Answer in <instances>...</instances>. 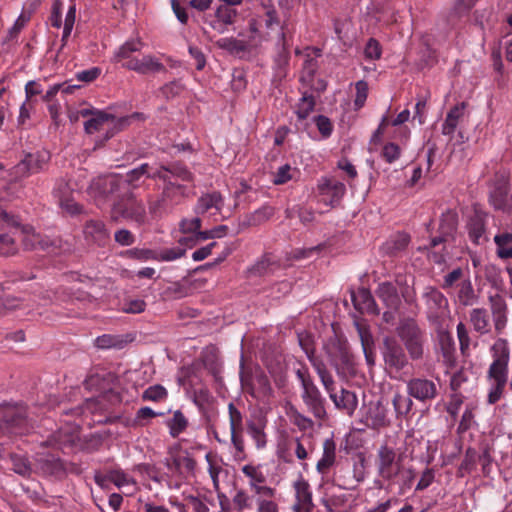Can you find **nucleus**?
Wrapping results in <instances>:
<instances>
[{"mask_svg": "<svg viewBox=\"0 0 512 512\" xmlns=\"http://www.w3.org/2000/svg\"><path fill=\"white\" fill-rule=\"evenodd\" d=\"M155 172L156 166H151L148 163H143L128 171L125 176H122L124 192L129 191L128 187L137 188L143 182L144 177L158 179V177L152 176Z\"/></svg>", "mask_w": 512, "mask_h": 512, "instance_id": "obj_26", "label": "nucleus"}, {"mask_svg": "<svg viewBox=\"0 0 512 512\" xmlns=\"http://www.w3.org/2000/svg\"><path fill=\"white\" fill-rule=\"evenodd\" d=\"M228 417L231 443L236 450V456L243 459L245 457L244 416L232 402L228 404Z\"/></svg>", "mask_w": 512, "mask_h": 512, "instance_id": "obj_11", "label": "nucleus"}, {"mask_svg": "<svg viewBox=\"0 0 512 512\" xmlns=\"http://www.w3.org/2000/svg\"><path fill=\"white\" fill-rule=\"evenodd\" d=\"M122 255L139 261L155 260L157 258L156 251L144 248H132L123 252Z\"/></svg>", "mask_w": 512, "mask_h": 512, "instance_id": "obj_55", "label": "nucleus"}, {"mask_svg": "<svg viewBox=\"0 0 512 512\" xmlns=\"http://www.w3.org/2000/svg\"><path fill=\"white\" fill-rule=\"evenodd\" d=\"M401 155V149L399 145L389 142L384 145L381 156L384 158V160L387 163H393L395 162Z\"/></svg>", "mask_w": 512, "mask_h": 512, "instance_id": "obj_64", "label": "nucleus"}, {"mask_svg": "<svg viewBox=\"0 0 512 512\" xmlns=\"http://www.w3.org/2000/svg\"><path fill=\"white\" fill-rule=\"evenodd\" d=\"M315 105L316 101L314 96L308 91L303 92L295 110L297 116L295 128L297 131L306 130L308 126L306 119L314 111Z\"/></svg>", "mask_w": 512, "mask_h": 512, "instance_id": "obj_28", "label": "nucleus"}, {"mask_svg": "<svg viewBox=\"0 0 512 512\" xmlns=\"http://www.w3.org/2000/svg\"><path fill=\"white\" fill-rule=\"evenodd\" d=\"M410 118V111L408 109H405L401 111L396 118L393 120H390L388 114H385L381 122L378 126V128L375 130V132L372 135L371 141L375 144L379 143L381 141L382 135L384 134L386 128L391 125L394 127L402 126L405 122H407Z\"/></svg>", "mask_w": 512, "mask_h": 512, "instance_id": "obj_38", "label": "nucleus"}, {"mask_svg": "<svg viewBox=\"0 0 512 512\" xmlns=\"http://www.w3.org/2000/svg\"><path fill=\"white\" fill-rule=\"evenodd\" d=\"M510 187L508 180L497 179L489 194V203L495 210L506 211Z\"/></svg>", "mask_w": 512, "mask_h": 512, "instance_id": "obj_29", "label": "nucleus"}, {"mask_svg": "<svg viewBox=\"0 0 512 512\" xmlns=\"http://www.w3.org/2000/svg\"><path fill=\"white\" fill-rule=\"evenodd\" d=\"M464 109L465 103L462 102L460 104L455 105L449 110L442 124L443 135L452 137L458 126L459 120L462 118L464 114Z\"/></svg>", "mask_w": 512, "mask_h": 512, "instance_id": "obj_43", "label": "nucleus"}, {"mask_svg": "<svg viewBox=\"0 0 512 512\" xmlns=\"http://www.w3.org/2000/svg\"><path fill=\"white\" fill-rule=\"evenodd\" d=\"M406 388L410 397L423 403L434 400L438 395L436 383L423 376L409 379Z\"/></svg>", "mask_w": 512, "mask_h": 512, "instance_id": "obj_14", "label": "nucleus"}, {"mask_svg": "<svg viewBox=\"0 0 512 512\" xmlns=\"http://www.w3.org/2000/svg\"><path fill=\"white\" fill-rule=\"evenodd\" d=\"M356 96L354 99V106L356 110L361 109L368 97V83L364 80L357 81L355 84Z\"/></svg>", "mask_w": 512, "mask_h": 512, "instance_id": "obj_61", "label": "nucleus"}, {"mask_svg": "<svg viewBox=\"0 0 512 512\" xmlns=\"http://www.w3.org/2000/svg\"><path fill=\"white\" fill-rule=\"evenodd\" d=\"M405 455L387 444L381 445L375 454L374 466L377 476L386 484L385 489L405 495L414 483L416 474L404 463Z\"/></svg>", "mask_w": 512, "mask_h": 512, "instance_id": "obj_1", "label": "nucleus"}, {"mask_svg": "<svg viewBox=\"0 0 512 512\" xmlns=\"http://www.w3.org/2000/svg\"><path fill=\"white\" fill-rule=\"evenodd\" d=\"M477 460L480 462L482 466V472L484 476H488L491 472V465L493 462L492 448L488 444H485L482 447L481 454L478 455Z\"/></svg>", "mask_w": 512, "mask_h": 512, "instance_id": "obj_62", "label": "nucleus"}, {"mask_svg": "<svg viewBox=\"0 0 512 512\" xmlns=\"http://www.w3.org/2000/svg\"><path fill=\"white\" fill-rule=\"evenodd\" d=\"M0 222L3 226L11 227L12 230L9 233H0V255L11 256L17 253L18 245L16 239L18 235L16 233L17 226L20 225L18 218L6 210L0 208Z\"/></svg>", "mask_w": 512, "mask_h": 512, "instance_id": "obj_12", "label": "nucleus"}, {"mask_svg": "<svg viewBox=\"0 0 512 512\" xmlns=\"http://www.w3.org/2000/svg\"><path fill=\"white\" fill-rule=\"evenodd\" d=\"M241 471L247 478H249L250 490L255 495L272 493V487L264 485L266 477L258 466L247 464L241 468Z\"/></svg>", "mask_w": 512, "mask_h": 512, "instance_id": "obj_25", "label": "nucleus"}, {"mask_svg": "<svg viewBox=\"0 0 512 512\" xmlns=\"http://www.w3.org/2000/svg\"><path fill=\"white\" fill-rule=\"evenodd\" d=\"M16 233L18 238L22 239L25 249H40L49 253H56L55 243H49L48 240L42 239L40 234L35 233V231L30 227H22L19 229V226H17Z\"/></svg>", "mask_w": 512, "mask_h": 512, "instance_id": "obj_19", "label": "nucleus"}, {"mask_svg": "<svg viewBox=\"0 0 512 512\" xmlns=\"http://www.w3.org/2000/svg\"><path fill=\"white\" fill-rule=\"evenodd\" d=\"M457 298L459 303L463 306H473L476 304L478 297L475 294L473 285L469 279L463 280L459 284Z\"/></svg>", "mask_w": 512, "mask_h": 512, "instance_id": "obj_49", "label": "nucleus"}, {"mask_svg": "<svg viewBox=\"0 0 512 512\" xmlns=\"http://www.w3.org/2000/svg\"><path fill=\"white\" fill-rule=\"evenodd\" d=\"M247 433L252 438L258 450L263 449L267 445V434L265 429L267 427V419L264 416H259L255 419H250L246 422Z\"/></svg>", "mask_w": 512, "mask_h": 512, "instance_id": "obj_31", "label": "nucleus"}, {"mask_svg": "<svg viewBox=\"0 0 512 512\" xmlns=\"http://www.w3.org/2000/svg\"><path fill=\"white\" fill-rule=\"evenodd\" d=\"M124 341L120 336L104 334L95 339V345L100 349L122 348Z\"/></svg>", "mask_w": 512, "mask_h": 512, "instance_id": "obj_57", "label": "nucleus"}, {"mask_svg": "<svg viewBox=\"0 0 512 512\" xmlns=\"http://www.w3.org/2000/svg\"><path fill=\"white\" fill-rule=\"evenodd\" d=\"M119 217L134 221L139 225L146 221L145 206L134 197L131 191H125L124 195L113 204L112 218L118 220Z\"/></svg>", "mask_w": 512, "mask_h": 512, "instance_id": "obj_9", "label": "nucleus"}, {"mask_svg": "<svg viewBox=\"0 0 512 512\" xmlns=\"http://www.w3.org/2000/svg\"><path fill=\"white\" fill-rule=\"evenodd\" d=\"M122 176L108 175L94 179L90 185L91 193L101 197H108L111 195L119 196L120 193L124 194Z\"/></svg>", "mask_w": 512, "mask_h": 512, "instance_id": "obj_18", "label": "nucleus"}, {"mask_svg": "<svg viewBox=\"0 0 512 512\" xmlns=\"http://www.w3.org/2000/svg\"><path fill=\"white\" fill-rule=\"evenodd\" d=\"M336 461V444L333 439H325L323 442V454L316 464V470L322 474H327Z\"/></svg>", "mask_w": 512, "mask_h": 512, "instance_id": "obj_37", "label": "nucleus"}, {"mask_svg": "<svg viewBox=\"0 0 512 512\" xmlns=\"http://www.w3.org/2000/svg\"><path fill=\"white\" fill-rule=\"evenodd\" d=\"M79 440V434L76 428H60L58 431L48 437L47 440L41 442L43 449L52 447L54 450H61L64 453L72 450L73 446Z\"/></svg>", "mask_w": 512, "mask_h": 512, "instance_id": "obj_17", "label": "nucleus"}, {"mask_svg": "<svg viewBox=\"0 0 512 512\" xmlns=\"http://www.w3.org/2000/svg\"><path fill=\"white\" fill-rule=\"evenodd\" d=\"M224 205V198L218 191L203 194L197 200L194 211L198 215L205 214L211 209H215L220 212Z\"/></svg>", "mask_w": 512, "mask_h": 512, "instance_id": "obj_34", "label": "nucleus"}, {"mask_svg": "<svg viewBox=\"0 0 512 512\" xmlns=\"http://www.w3.org/2000/svg\"><path fill=\"white\" fill-rule=\"evenodd\" d=\"M106 479L118 488H127L126 495L131 496L137 490V482L122 469H111L106 474Z\"/></svg>", "mask_w": 512, "mask_h": 512, "instance_id": "obj_35", "label": "nucleus"}, {"mask_svg": "<svg viewBox=\"0 0 512 512\" xmlns=\"http://www.w3.org/2000/svg\"><path fill=\"white\" fill-rule=\"evenodd\" d=\"M331 364L340 377L347 378L356 375V361L346 342L335 341L327 347Z\"/></svg>", "mask_w": 512, "mask_h": 512, "instance_id": "obj_8", "label": "nucleus"}, {"mask_svg": "<svg viewBox=\"0 0 512 512\" xmlns=\"http://www.w3.org/2000/svg\"><path fill=\"white\" fill-rule=\"evenodd\" d=\"M496 256L501 260L512 259V228L498 231L493 238Z\"/></svg>", "mask_w": 512, "mask_h": 512, "instance_id": "obj_33", "label": "nucleus"}, {"mask_svg": "<svg viewBox=\"0 0 512 512\" xmlns=\"http://www.w3.org/2000/svg\"><path fill=\"white\" fill-rule=\"evenodd\" d=\"M216 46L233 55H241L250 49L247 41L239 40L234 37H224L216 41Z\"/></svg>", "mask_w": 512, "mask_h": 512, "instance_id": "obj_45", "label": "nucleus"}, {"mask_svg": "<svg viewBox=\"0 0 512 512\" xmlns=\"http://www.w3.org/2000/svg\"><path fill=\"white\" fill-rule=\"evenodd\" d=\"M458 224V214L453 210H447L440 219L439 230L443 235H452Z\"/></svg>", "mask_w": 512, "mask_h": 512, "instance_id": "obj_51", "label": "nucleus"}, {"mask_svg": "<svg viewBox=\"0 0 512 512\" xmlns=\"http://www.w3.org/2000/svg\"><path fill=\"white\" fill-rule=\"evenodd\" d=\"M166 425L169 428L170 436L177 438L186 431L189 426V420L180 410H176L173 412L172 417L166 421Z\"/></svg>", "mask_w": 512, "mask_h": 512, "instance_id": "obj_46", "label": "nucleus"}, {"mask_svg": "<svg viewBox=\"0 0 512 512\" xmlns=\"http://www.w3.org/2000/svg\"><path fill=\"white\" fill-rule=\"evenodd\" d=\"M490 309L494 323L495 332L500 335L507 325L508 306L505 299L496 294L489 297Z\"/></svg>", "mask_w": 512, "mask_h": 512, "instance_id": "obj_23", "label": "nucleus"}, {"mask_svg": "<svg viewBox=\"0 0 512 512\" xmlns=\"http://www.w3.org/2000/svg\"><path fill=\"white\" fill-rule=\"evenodd\" d=\"M167 390L161 385H153L148 387L142 394L145 401L160 402L167 398Z\"/></svg>", "mask_w": 512, "mask_h": 512, "instance_id": "obj_60", "label": "nucleus"}, {"mask_svg": "<svg viewBox=\"0 0 512 512\" xmlns=\"http://www.w3.org/2000/svg\"><path fill=\"white\" fill-rule=\"evenodd\" d=\"M408 394L404 395L396 392L392 399V405L397 419L406 417L413 407V401Z\"/></svg>", "mask_w": 512, "mask_h": 512, "instance_id": "obj_47", "label": "nucleus"}, {"mask_svg": "<svg viewBox=\"0 0 512 512\" xmlns=\"http://www.w3.org/2000/svg\"><path fill=\"white\" fill-rule=\"evenodd\" d=\"M12 469L21 476H29L34 470L31 463L23 455H11Z\"/></svg>", "mask_w": 512, "mask_h": 512, "instance_id": "obj_54", "label": "nucleus"}, {"mask_svg": "<svg viewBox=\"0 0 512 512\" xmlns=\"http://www.w3.org/2000/svg\"><path fill=\"white\" fill-rule=\"evenodd\" d=\"M79 114L88 119L84 123L85 132L93 134L99 131H106V137L110 138L114 135V132L110 133V130L115 128L122 129L129 125L133 121H142L145 119L143 113L134 112L131 115L116 119L112 114L97 110V109H81Z\"/></svg>", "mask_w": 512, "mask_h": 512, "instance_id": "obj_3", "label": "nucleus"}, {"mask_svg": "<svg viewBox=\"0 0 512 512\" xmlns=\"http://www.w3.org/2000/svg\"><path fill=\"white\" fill-rule=\"evenodd\" d=\"M318 61L316 58L310 57L309 55L305 58L302 66V72L300 76L301 82L312 85L314 76L318 70Z\"/></svg>", "mask_w": 512, "mask_h": 512, "instance_id": "obj_52", "label": "nucleus"}, {"mask_svg": "<svg viewBox=\"0 0 512 512\" xmlns=\"http://www.w3.org/2000/svg\"><path fill=\"white\" fill-rule=\"evenodd\" d=\"M33 469L44 476L62 477L65 474V468L59 455L44 451L37 452Z\"/></svg>", "mask_w": 512, "mask_h": 512, "instance_id": "obj_15", "label": "nucleus"}, {"mask_svg": "<svg viewBox=\"0 0 512 512\" xmlns=\"http://www.w3.org/2000/svg\"><path fill=\"white\" fill-rule=\"evenodd\" d=\"M165 466L171 474L168 486L178 489L183 482L195 476L197 463L188 452H185V454H171L166 459Z\"/></svg>", "mask_w": 512, "mask_h": 512, "instance_id": "obj_6", "label": "nucleus"}, {"mask_svg": "<svg viewBox=\"0 0 512 512\" xmlns=\"http://www.w3.org/2000/svg\"><path fill=\"white\" fill-rule=\"evenodd\" d=\"M396 333L412 361H420L424 358L428 335L415 319L409 317L401 319L396 327Z\"/></svg>", "mask_w": 512, "mask_h": 512, "instance_id": "obj_2", "label": "nucleus"}, {"mask_svg": "<svg viewBox=\"0 0 512 512\" xmlns=\"http://www.w3.org/2000/svg\"><path fill=\"white\" fill-rule=\"evenodd\" d=\"M335 407L351 416L357 408L358 399L354 392L342 388L329 396Z\"/></svg>", "mask_w": 512, "mask_h": 512, "instance_id": "obj_32", "label": "nucleus"}, {"mask_svg": "<svg viewBox=\"0 0 512 512\" xmlns=\"http://www.w3.org/2000/svg\"><path fill=\"white\" fill-rule=\"evenodd\" d=\"M162 413H157L150 407H141L135 415V418L132 420V427H142L145 426L147 421L155 418L157 416H161Z\"/></svg>", "mask_w": 512, "mask_h": 512, "instance_id": "obj_58", "label": "nucleus"}, {"mask_svg": "<svg viewBox=\"0 0 512 512\" xmlns=\"http://www.w3.org/2000/svg\"><path fill=\"white\" fill-rule=\"evenodd\" d=\"M143 47V43L139 39H131L122 44L115 52L114 60L116 62L128 63L130 60H136L133 54L139 52Z\"/></svg>", "mask_w": 512, "mask_h": 512, "instance_id": "obj_41", "label": "nucleus"}, {"mask_svg": "<svg viewBox=\"0 0 512 512\" xmlns=\"http://www.w3.org/2000/svg\"><path fill=\"white\" fill-rule=\"evenodd\" d=\"M317 191L326 205L334 207L340 203L345 195L346 186L333 176H325L318 180Z\"/></svg>", "mask_w": 512, "mask_h": 512, "instance_id": "obj_13", "label": "nucleus"}, {"mask_svg": "<svg viewBox=\"0 0 512 512\" xmlns=\"http://www.w3.org/2000/svg\"><path fill=\"white\" fill-rule=\"evenodd\" d=\"M153 177H158L161 181H172V177L177 178L183 182H193L194 175L188 168L181 163H171L168 165L156 166V172Z\"/></svg>", "mask_w": 512, "mask_h": 512, "instance_id": "obj_21", "label": "nucleus"}, {"mask_svg": "<svg viewBox=\"0 0 512 512\" xmlns=\"http://www.w3.org/2000/svg\"><path fill=\"white\" fill-rule=\"evenodd\" d=\"M83 233L85 239L90 244L97 245L99 247L106 246L109 240V232L106 229L104 222L101 220H89L85 223Z\"/></svg>", "mask_w": 512, "mask_h": 512, "instance_id": "obj_24", "label": "nucleus"}, {"mask_svg": "<svg viewBox=\"0 0 512 512\" xmlns=\"http://www.w3.org/2000/svg\"><path fill=\"white\" fill-rule=\"evenodd\" d=\"M123 67L143 75L166 71V67L152 55H143L142 58L137 57L136 60L123 63Z\"/></svg>", "mask_w": 512, "mask_h": 512, "instance_id": "obj_22", "label": "nucleus"}, {"mask_svg": "<svg viewBox=\"0 0 512 512\" xmlns=\"http://www.w3.org/2000/svg\"><path fill=\"white\" fill-rule=\"evenodd\" d=\"M160 195L148 199L149 212L153 217H160L177 205L185 194V186L173 181H163Z\"/></svg>", "mask_w": 512, "mask_h": 512, "instance_id": "obj_7", "label": "nucleus"}, {"mask_svg": "<svg viewBox=\"0 0 512 512\" xmlns=\"http://www.w3.org/2000/svg\"><path fill=\"white\" fill-rule=\"evenodd\" d=\"M351 301L354 308L360 313L377 314V306L371 292L361 287L356 291H351Z\"/></svg>", "mask_w": 512, "mask_h": 512, "instance_id": "obj_30", "label": "nucleus"}, {"mask_svg": "<svg viewBox=\"0 0 512 512\" xmlns=\"http://www.w3.org/2000/svg\"><path fill=\"white\" fill-rule=\"evenodd\" d=\"M278 267L276 261L271 254H266L252 268V272L256 275H266L273 273Z\"/></svg>", "mask_w": 512, "mask_h": 512, "instance_id": "obj_53", "label": "nucleus"}, {"mask_svg": "<svg viewBox=\"0 0 512 512\" xmlns=\"http://www.w3.org/2000/svg\"><path fill=\"white\" fill-rule=\"evenodd\" d=\"M294 173L295 169H293L289 164H284L273 173L272 182L275 185L286 184L288 181L293 179Z\"/></svg>", "mask_w": 512, "mask_h": 512, "instance_id": "obj_59", "label": "nucleus"}, {"mask_svg": "<svg viewBox=\"0 0 512 512\" xmlns=\"http://www.w3.org/2000/svg\"><path fill=\"white\" fill-rule=\"evenodd\" d=\"M50 160V153L46 150L27 154L24 159L16 166L18 173L23 176L35 174L44 169Z\"/></svg>", "mask_w": 512, "mask_h": 512, "instance_id": "obj_20", "label": "nucleus"}, {"mask_svg": "<svg viewBox=\"0 0 512 512\" xmlns=\"http://www.w3.org/2000/svg\"><path fill=\"white\" fill-rule=\"evenodd\" d=\"M470 322L473 329L483 335L491 330L490 317L485 308H474L469 313Z\"/></svg>", "mask_w": 512, "mask_h": 512, "instance_id": "obj_44", "label": "nucleus"}, {"mask_svg": "<svg viewBox=\"0 0 512 512\" xmlns=\"http://www.w3.org/2000/svg\"><path fill=\"white\" fill-rule=\"evenodd\" d=\"M410 243V236L407 233L399 232L391 236L381 247L384 254L397 256L403 252Z\"/></svg>", "mask_w": 512, "mask_h": 512, "instance_id": "obj_39", "label": "nucleus"}, {"mask_svg": "<svg viewBox=\"0 0 512 512\" xmlns=\"http://www.w3.org/2000/svg\"><path fill=\"white\" fill-rule=\"evenodd\" d=\"M423 297L428 309L434 314L441 313L448 306L447 298L437 288L431 286L426 287Z\"/></svg>", "mask_w": 512, "mask_h": 512, "instance_id": "obj_36", "label": "nucleus"}, {"mask_svg": "<svg viewBox=\"0 0 512 512\" xmlns=\"http://www.w3.org/2000/svg\"><path fill=\"white\" fill-rule=\"evenodd\" d=\"M381 355L385 371L391 378L397 379L400 373L409 366V355L402 344L394 337L386 336L383 339Z\"/></svg>", "mask_w": 512, "mask_h": 512, "instance_id": "obj_5", "label": "nucleus"}, {"mask_svg": "<svg viewBox=\"0 0 512 512\" xmlns=\"http://www.w3.org/2000/svg\"><path fill=\"white\" fill-rule=\"evenodd\" d=\"M488 219V212L484 211L478 205L473 207V211L468 216L465 225L468 238L473 244L480 246L489 241Z\"/></svg>", "mask_w": 512, "mask_h": 512, "instance_id": "obj_10", "label": "nucleus"}, {"mask_svg": "<svg viewBox=\"0 0 512 512\" xmlns=\"http://www.w3.org/2000/svg\"><path fill=\"white\" fill-rule=\"evenodd\" d=\"M355 327L361 342V346H374V338L369 326L362 322H355Z\"/></svg>", "mask_w": 512, "mask_h": 512, "instance_id": "obj_63", "label": "nucleus"}, {"mask_svg": "<svg viewBox=\"0 0 512 512\" xmlns=\"http://www.w3.org/2000/svg\"><path fill=\"white\" fill-rule=\"evenodd\" d=\"M205 459L208 463V472L213 482L215 490L219 489V474L222 471V467L217 463L216 455L208 452L205 455Z\"/></svg>", "mask_w": 512, "mask_h": 512, "instance_id": "obj_56", "label": "nucleus"}, {"mask_svg": "<svg viewBox=\"0 0 512 512\" xmlns=\"http://www.w3.org/2000/svg\"><path fill=\"white\" fill-rule=\"evenodd\" d=\"M377 296L389 309L392 310H396L401 303L396 287L388 282L379 285Z\"/></svg>", "mask_w": 512, "mask_h": 512, "instance_id": "obj_42", "label": "nucleus"}, {"mask_svg": "<svg viewBox=\"0 0 512 512\" xmlns=\"http://www.w3.org/2000/svg\"><path fill=\"white\" fill-rule=\"evenodd\" d=\"M296 491L295 512H319L312 500V492L308 482L301 480L294 485Z\"/></svg>", "mask_w": 512, "mask_h": 512, "instance_id": "obj_27", "label": "nucleus"}, {"mask_svg": "<svg viewBox=\"0 0 512 512\" xmlns=\"http://www.w3.org/2000/svg\"><path fill=\"white\" fill-rule=\"evenodd\" d=\"M237 16L238 11L235 8L220 4L213 14H207L204 17V23L223 34L228 30V26L236 22Z\"/></svg>", "mask_w": 512, "mask_h": 512, "instance_id": "obj_16", "label": "nucleus"}, {"mask_svg": "<svg viewBox=\"0 0 512 512\" xmlns=\"http://www.w3.org/2000/svg\"><path fill=\"white\" fill-rule=\"evenodd\" d=\"M276 490L272 488V493L256 495L257 512H279L278 504L274 498Z\"/></svg>", "mask_w": 512, "mask_h": 512, "instance_id": "obj_50", "label": "nucleus"}, {"mask_svg": "<svg viewBox=\"0 0 512 512\" xmlns=\"http://www.w3.org/2000/svg\"><path fill=\"white\" fill-rule=\"evenodd\" d=\"M297 379L301 383V398L307 408L317 420H324L327 416L325 408V398L315 385L307 367L299 368L295 371Z\"/></svg>", "mask_w": 512, "mask_h": 512, "instance_id": "obj_4", "label": "nucleus"}, {"mask_svg": "<svg viewBox=\"0 0 512 512\" xmlns=\"http://www.w3.org/2000/svg\"><path fill=\"white\" fill-rule=\"evenodd\" d=\"M312 366L317 372L324 389L326 390L328 395L331 396L333 393L336 392V385L333 376L331 375V373L328 371L325 364L321 360L315 362L313 361Z\"/></svg>", "mask_w": 512, "mask_h": 512, "instance_id": "obj_48", "label": "nucleus"}, {"mask_svg": "<svg viewBox=\"0 0 512 512\" xmlns=\"http://www.w3.org/2000/svg\"><path fill=\"white\" fill-rule=\"evenodd\" d=\"M257 388L251 384H247L242 380V386L253 398L260 399L262 397H269L272 394V387L268 377L264 374H259L255 378Z\"/></svg>", "mask_w": 512, "mask_h": 512, "instance_id": "obj_40", "label": "nucleus"}]
</instances>
